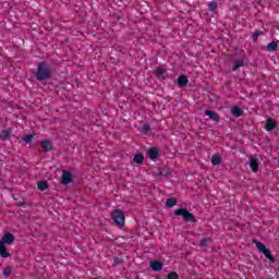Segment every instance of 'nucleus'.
<instances>
[{"label": "nucleus", "instance_id": "23", "mask_svg": "<svg viewBox=\"0 0 279 279\" xmlns=\"http://www.w3.org/2000/svg\"><path fill=\"white\" fill-rule=\"evenodd\" d=\"M241 66H245V60L243 59H239L238 61H235L232 71H239V69H241Z\"/></svg>", "mask_w": 279, "mask_h": 279}, {"label": "nucleus", "instance_id": "2", "mask_svg": "<svg viewBox=\"0 0 279 279\" xmlns=\"http://www.w3.org/2000/svg\"><path fill=\"white\" fill-rule=\"evenodd\" d=\"M174 216L175 217H182L183 221H185L186 223H197V219L195 218V215H193L191 211H189V209L184 208V207H180L178 209L174 210Z\"/></svg>", "mask_w": 279, "mask_h": 279}, {"label": "nucleus", "instance_id": "31", "mask_svg": "<svg viewBox=\"0 0 279 279\" xmlns=\"http://www.w3.org/2000/svg\"><path fill=\"white\" fill-rule=\"evenodd\" d=\"M150 131H151V129H150L149 124H144V125L142 126V132H143V134H147V133H149Z\"/></svg>", "mask_w": 279, "mask_h": 279}, {"label": "nucleus", "instance_id": "19", "mask_svg": "<svg viewBox=\"0 0 279 279\" xmlns=\"http://www.w3.org/2000/svg\"><path fill=\"white\" fill-rule=\"evenodd\" d=\"M167 73V69H160L158 68L156 70L157 78L158 80H167V76L165 75Z\"/></svg>", "mask_w": 279, "mask_h": 279}, {"label": "nucleus", "instance_id": "22", "mask_svg": "<svg viewBox=\"0 0 279 279\" xmlns=\"http://www.w3.org/2000/svg\"><path fill=\"white\" fill-rule=\"evenodd\" d=\"M38 191H47L49 189V182L47 181H39L37 183Z\"/></svg>", "mask_w": 279, "mask_h": 279}, {"label": "nucleus", "instance_id": "20", "mask_svg": "<svg viewBox=\"0 0 279 279\" xmlns=\"http://www.w3.org/2000/svg\"><path fill=\"white\" fill-rule=\"evenodd\" d=\"M177 204H178V198L175 197L167 198L166 208H173V206H175Z\"/></svg>", "mask_w": 279, "mask_h": 279}, {"label": "nucleus", "instance_id": "5", "mask_svg": "<svg viewBox=\"0 0 279 279\" xmlns=\"http://www.w3.org/2000/svg\"><path fill=\"white\" fill-rule=\"evenodd\" d=\"M16 238L11 232H5L0 239L1 245H13Z\"/></svg>", "mask_w": 279, "mask_h": 279}, {"label": "nucleus", "instance_id": "28", "mask_svg": "<svg viewBox=\"0 0 279 279\" xmlns=\"http://www.w3.org/2000/svg\"><path fill=\"white\" fill-rule=\"evenodd\" d=\"M260 36H263V32L256 31V32L253 34V36H252L253 43H258V38H259Z\"/></svg>", "mask_w": 279, "mask_h": 279}, {"label": "nucleus", "instance_id": "34", "mask_svg": "<svg viewBox=\"0 0 279 279\" xmlns=\"http://www.w3.org/2000/svg\"><path fill=\"white\" fill-rule=\"evenodd\" d=\"M163 173H167V171L165 172V168H163Z\"/></svg>", "mask_w": 279, "mask_h": 279}, {"label": "nucleus", "instance_id": "21", "mask_svg": "<svg viewBox=\"0 0 279 279\" xmlns=\"http://www.w3.org/2000/svg\"><path fill=\"white\" fill-rule=\"evenodd\" d=\"M221 156L220 155H214L211 157V165H214V167H219V165H221Z\"/></svg>", "mask_w": 279, "mask_h": 279}, {"label": "nucleus", "instance_id": "32", "mask_svg": "<svg viewBox=\"0 0 279 279\" xmlns=\"http://www.w3.org/2000/svg\"><path fill=\"white\" fill-rule=\"evenodd\" d=\"M114 263L118 264L119 263V257L114 258Z\"/></svg>", "mask_w": 279, "mask_h": 279}, {"label": "nucleus", "instance_id": "27", "mask_svg": "<svg viewBox=\"0 0 279 279\" xmlns=\"http://www.w3.org/2000/svg\"><path fill=\"white\" fill-rule=\"evenodd\" d=\"M0 141H10V131L3 130L0 135Z\"/></svg>", "mask_w": 279, "mask_h": 279}, {"label": "nucleus", "instance_id": "26", "mask_svg": "<svg viewBox=\"0 0 279 279\" xmlns=\"http://www.w3.org/2000/svg\"><path fill=\"white\" fill-rule=\"evenodd\" d=\"M208 10L209 12H217V8H219V3L217 1L208 2Z\"/></svg>", "mask_w": 279, "mask_h": 279}, {"label": "nucleus", "instance_id": "8", "mask_svg": "<svg viewBox=\"0 0 279 279\" xmlns=\"http://www.w3.org/2000/svg\"><path fill=\"white\" fill-rule=\"evenodd\" d=\"M248 167L252 169L253 173H258V157L251 155L248 158Z\"/></svg>", "mask_w": 279, "mask_h": 279}, {"label": "nucleus", "instance_id": "12", "mask_svg": "<svg viewBox=\"0 0 279 279\" xmlns=\"http://www.w3.org/2000/svg\"><path fill=\"white\" fill-rule=\"evenodd\" d=\"M278 128V122L274 118L266 119V132H274Z\"/></svg>", "mask_w": 279, "mask_h": 279}, {"label": "nucleus", "instance_id": "6", "mask_svg": "<svg viewBox=\"0 0 279 279\" xmlns=\"http://www.w3.org/2000/svg\"><path fill=\"white\" fill-rule=\"evenodd\" d=\"M73 182V174L69 170H63L61 175V184L63 186H68V184H71Z\"/></svg>", "mask_w": 279, "mask_h": 279}, {"label": "nucleus", "instance_id": "18", "mask_svg": "<svg viewBox=\"0 0 279 279\" xmlns=\"http://www.w3.org/2000/svg\"><path fill=\"white\" fill-rule=\"evenodd\" d=\"M145 161V155H143V153H136L133 157V162H135V165H143V162Z\"/></svg>", "mask_w": 279, "mask_h": 279}, {"label": "nucleus", "instance_id": "24", "mask_svg": "<svg viewBox=\"0 0 279 279\" xmlns=\"http://www.w3.org/2000/svg\"><path fill=\"white\" fill-rule=\"evenodd\" d=\"M210 243H213L211 238H204L199 242V247H208V245H210Z\"/></svg>", "mask_w": 279, "mask_h": 279}, {"label": "nucleus", "instance_id": "17", "mask_svg": "<svg viewBox=\"0 0 279 279\" xmlns=\"http://www.w3.org/2000/svg\"><path fill=\"white\" fill-rule=\"evenodd\" d=\"M0 256L1 258H10L12 254L8 252V246L5 244H0Z\"/></svg>", "mask_w": 279, "mask_h": 279}, {"label": "nucleus", "instance_id": "1", "mask_svg": "<svg viewBox=\"0 0 279 279\" xmlns=\"http://www.w3.org/2000/svg\"><path fill=\"white\" fill-rule=\"evenodd\" d=\"M37 82H47L53 77V71H51V65L49 63L41 61L37 64V71L34 73Z\"/></svg>", "mask_w": 279, "mask_h": 279}, {"label": "nucleus", "instance_id": "13", "mask_svg": "<svg viewBox=\"0 0 279 279\" xmlns=\"http://www.w3.org/2000/svg\"><path fill=\"white\" fill-rule=\"evenodd\" d=\"M177 83H178L179 88H184V86H189V76L181 74L177 78Z\"/></svg>", "mask_w": 279, "mask_h": 279}, {"label": "nucleus", "instance_id": "25", "mask_svg": "<svg viewBox=\"0 0 279 279\" xmlns=\"http://www.w3.org/2000/svg\"><path fill=\"white\" fill-rule=\"evenodd\" d=\"M34 136H36V134L33 133V134L24 135L21 138L22 141H24L26 145H29V143H32V141L34 140Z\"/></svg>", "mask_w": 279, "mask_h": 279}, {"label": "nucleus", "instance_id": "16", "mask_svg": "<svg viewBox=\"0 0 279 279\" xmlns=\"http://www.w3.org/2000/svg\"><path fill=\"white\" fill-rule=\"evenodd\" d=\"M231 114L235 119H239V117H243V109H241L239 106H234L231 108Z\"/></svg>", "mask_w": 279, "mask_h": 279}, {"label": "nucleus", "instance_id": "4", "mask_svg": "<svg viewBox=\"0 0 279 279\" xmlns=\"http://www.w3.org/2000/svg\"><path fill=\"white\" fill-rule=\"evenodd\" d=\"M111 219L118 228H123L125 226V213L121 209H116L111 214Z\"/></svg>", "mask_w": 279, "mask_h": 279}, {"label": "nucleus", "instance_id": "15", "mask_svg": "<svg viewBox=\"0 0 279 279\" xmlns=\"http://www.w3.org/2000/svg\"><path fill=\"white\" fill-rule=\"evenodd\" d=\"M278 43H279L278 39L272 40L266 46V50L269 51L270 53H274V51H278Z\"/></svg>", "mask_w": 279, "mask_h": 279}, {"label": "nucleus", "instance_id": "9", "mask_svg": "<svg viewBox=\"0 0 279 279\" xmlns=\"http://www.w3.org/2000/svg\"><path fill=\"white\" fill-rule=\"evenodd\" d=\"M149 267L153 271H162V267H165V263L160 259H153L149 262Z\"/></svg>", "mask_w": 279, "mask_h": 279}, {"label": "nucleus", "instance_id": "30", "mask_svg": "<svg viewBox=\"0 0 279 279\" xmlns=\"http://www.w3.org/2000/svg\"><path fill=\"white\" fill-rule=\"evenodd\" d=\"M167 279H180V275H178L175 271H171L168 274Z\"/></svg>", "mask_w": 279, "mask_h": 279}, {"label": "nucleus", "instance_id": "14", "mask_svg": "<svg viewBox=\"0 0 279 279\" xmlns=\"http://www.w3.org/2000/svg\"><path fill=\"white\" fill-rule=\"evenodd\" d=\"M160 175H163V178H169L171 175V170H168L167 173H165V168H158L157 171L154 172V177L160 178Z\"/></svg>", "mask_w": 279, "mask_h": 279}, {"label": "nucleus", "instance_id": "11", "mask_svg": "<svg viewBox=\"0 0 279 279\" xmlns=\"http://www.w3.org/2000/svg\"><path fill=\"white\" fill-rule=\"evenodd\" d=\"M205 117H209V120L215 121V123L221 121V117L215 110H205Z\"/></svg>", "mask_w": 279, "mask_h": 279}, {"label": "nucleus", "instance_id": "3", "mask_svg": "<svg viewBox=\"0 0 279 279\" xmlns=\"http://www.w3.org/2000/svg\"><path fill=\"white\" fill-rule=\"evenodd\" d=\"M253 243L258 250V252L260 254H264L265 258L270 260V263H276V257H274L271 251H269V248L263 242L258 241L257 239H253Z\"/></svg>", "mask_w": 279, "mask_h": 279}, {"label": "nucleus", "instance_id": "33", "mask_svg": "<svg viewBox=\"0 0 279 279\" xmlns=\"http://www.w3.org/2000/svg\"><path fill=\"white\" fill-rule=\"evenodd\" d=\"M17 206H23V202L17 203Z\"/></svg>", "mask_w": 279, "mask_h": 279}, {"label": "nucleus", "instance_id": "10", "mask_svg": "<svg viewBox=\"0 0 279 279\" xmlns=\"http://www.w3.org/2000/svg\"><path fill=\"white\" fill-rule=\"evenodd\" d=\"M40 146H41L44 154L53 151V143H51V141H49V140H41Z\"/></svg>", "mask_w": 279, "mask_h": 279}, {"label": "nucleus", "instance_id": "7", "mask_svg": "<svg viewBox=\"0 0 279 279\" xmlns=\"http://www.w3.org/2000/svg\"><path fill=\"white\" fill-rule=\"evenodd\" d=\"M146 158H149L150 160H158L160 158V149L156 147H150L146 151Z\"/></svg>", "mask_w": 279, "mask_h": 279}, {"label": "nucleus", "instance_id": "29", "mask_svg": "<svg viewBox=\"0 0 279 279\" xmlns=\"http://www.w3.org/2000/svg\"><path fill=\"white\" fill-rule=\"evenodd\" d=\"M3 276H4V278H10L12 276V268L10 266H7L3 269Z\"/></svg>", "mask_w": 279, "mask_h": 279}]
</instances>
